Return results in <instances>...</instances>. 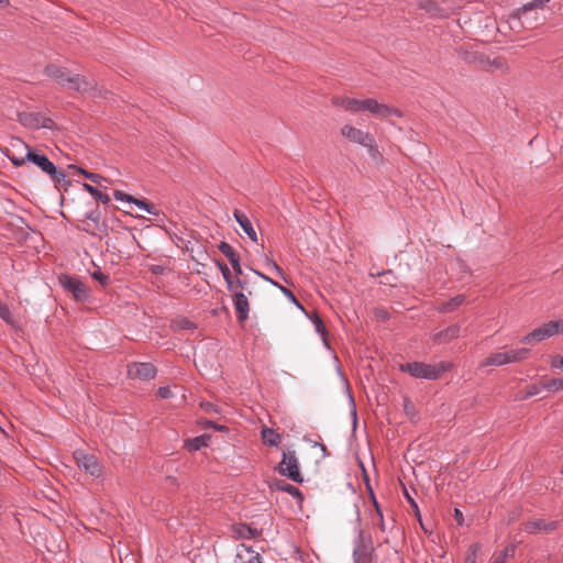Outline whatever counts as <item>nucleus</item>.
I'll return each instance as SVG.
<instances>
[{"label": "nucleus", "instance_id": "nucleus-1", "mask_svg": "<svg viewBox=\"0 0 563 563\" xmlns=\"http://www.w3.org/2000/svg\"><path fill=\"white\" fill-rule=\"evenodd\" d=\"M13 148L20 147L25 150L24 156L12 154L10 150H7L4 155L15 167H21L26 163H32L38 167L44 174H46L57 190L64 187L65 190L71 185V181L67 179L65 172L57 167L44 153L34 151L27 143L22 141L20 137H14L11 141Z\"/></svg>", "mask_w": 563, "mask_h": 563}, {"label": "nucleus", "instance_id": "nucleus-2", "mask_svg": "<svg viewBox=\"0 0 563 563\" xmlns=\"http://www.w3.org/2000/svg\"><path fill=\"white\" fill-rule=\"evenodd\" d=\"M44 73L46 76L54 79L57 84L66 87L69 90L78 92H87L96 88L93 80L89 81L84 76L71 74L67 68L59 67L55 64H49L45 67Z\"/></svg>", "mask_w": 563, "mask_h": 563}, {"label": "nucleus", "instance_id": "nucleus-3", "mask_svg": "<svg viewBox=\"0 0 563 563\" xmlns=\"http://www.w3.org/2000/svg\"><path fill=\"white\" fill-rule=\"evenodd\" d=\"M450 363L440 362L438 364H427L423 362H408L399 365L402 373H408L415 378L437 380L443 373L451 368Z\"/></svg>", "mask_w": 563, "mask_h": 563}, {"label": "nucleus", "instance_id": "nucleus-4", "mask_svg": "<svg viewBox=\"0 0 563 563\" xmlns=\"http://www.w3.org/2000/svg\"><path fill=\"white\" fill-rule=\"evenodd\" d=\"M563 331V320L549 321L520 339V343L541 342Z\"/></svg>", "mask_w": 563, "mask_h": 563}, {"label": "nucleus", "instance_id": "nucleus-5", "mask_svg": "<svg viewBox=\"0 0 563 563\" xmlns=\"http://www.w3.org/2000/svg\"><path fill=\"white\" fill-rule=\"evenodd\" d=\"M58 283L65 291L71 294L76 301L85 302L89 299V289L78 277L60 274Z\"/></svg>", "mask_w": 563, "mask_h": 563}, {"label": "nucleus", "instance_id": "nucleus-6", "mask_svg": "<svg viewBox=\"0 0 563 563\" xmlns=\"http://www.w3.org/2000/svg\"><path fill=\"white\" fill-rule=\"evenodd\" d=\"M280 475L288 477L295 483L302 484L303 477L299 470V462L295 451L283 452V459L277 466Z\"/></svg>", "mask_w": 563, "mask_h": 563}, {"label": "nucleus", "instance_id": "nucleus-7", "mask_svg": "<svg viewBox=\"0 0 563 563\" xmlns=\"http://www.w3.org/2000/svg\"><path fill=\"white\" fill-rule=\"evenodd\" d=\"M73 457L78 467L82 468L92 477L99 478L102 475V466L93 454H89L84 450H76Z\"/></svg>", "mask_w": 563, "mask_h": 563}, {"label": "nucleus", "instance_id": "nucleus-8", "mask_svg": "<svg viewBox=\"0 0 563 563\" xmlns=\"http://www.w3.org/2000/svg\"><path fill=\"white\" fill-rule=\"evenodd\" d=\"M156 367L148 362H134L128 365V375L131 378L150 380L156 376Z\"/></svg>", "mask_w": 563, "mask_h": 563}, {"label": "nucleus", "instance_id": "nucleus-9", "mask_svg": "<svg viewBox=\"0 0 563 563\" xmlns=\"http://www.w3.org/2000/svg\"><path fill=\"white\" fill-rule=\"evenodd\" d=\"M364 111H368L372 114H374L378 118H383V119L389 118L393 115H395L397 118L401 117V112L397 108H394V107H390V106H387L384 103H379L376 99H373V98L365 99Z\"/></svg>", "mask_w": 563, "mask_h": 563}, {"label": "nucleus", "instance_id": "nucleus-10", "mask_svg": "<svg viewBox=\"0 0 563 563\" xmlns=\"http://www.w3.org/2000/svg\"><path fill=\"white\" fill-rule=\"evenodd\" d=\"M341 133L344 137H346L350 142L363 145L364 147L369 144V142H374V137L368 132H364L360 129L354 128L353 125L345 124L341 129Z\"/></svg>", "mask_w": 563, "mask_h": 563}, {"label": "nucleus", "instance_id": "nucleus-11", "mask_svg": "<svg viewBox=\"0 0 563 563\" xmlns=\"http://www.w3.org/2000/svg\"><path fill=\"white\" fill-rule=\"evenodd\" d=\"M418 8L426 11V13L432 19H446L452 13L450 8L441 7L434 0H421L418 3Z\"/></svg>", "mask_w": 563, "mask_h": 563}, {"label": "nucleus", "instance_id": "nucleus-12", "mask_svg": "<svg viewBox=\"0 0 563 563\" xmlns=\"http://www.w3.org/2000/svg\"><path fill=\"white\" fill-rule=\"evenodd\" d=\"M478 68L485 71L500 70L501 73H508L509 66L507 59L503 56L494 57L493 59L482 54Z\"/></svg>", "mask_w": 563, "mask_h": 563}, {"label": "nucleus", "instance_id": "nucleus-13", "mask_svg": "<svg viewBox=\"0 0 563 563\" xmlns=\"http://www.w3.org/2000/svg\"><path fill=\"white\" fill-rule=\"evenodd\" d=\"M354 563H374L373 549L363 542V532L360 531L356 545L353 550Z\"/></svg>", "mask_w": 563, "mask_h": 563}, {"label": "nucleus", "instance_id": "nucleus-14", "mask_svg": "<svg viewBox=\"0 0 563 563\" xmlns=\"http://www.w3.org/2000/svg\"><path fill=\"white\" fill-rule=\"evenodd\" d=\"M218 249L228 258L235 275L241 276L243 271L239 253L232 247L231 244L224 241L220 242Z\"/></svg>", "mask_w": 563, "mask_h": 563}, {"label": "nucleus", "instance_id": "nucleus-15", "mask_svg": "<svg viewBox=\"0 0 563 563\" xmlns=\"http://www.w3.org/2000/svg\"><path fill=\"white\" fill-rule=\"evenodd\" d=\"M331 102L333 106L344 108L346 111H350L352 113L364 111L365 107V99L360 100L342 96H334L331 99Z\"/></svg>", "mask_w": 563, "mask_h": 563}, {"label": "nucleus", "instance_id": "nucleus-16", "mask_svg": "<svg viewBox=\"0 0 563 563\" xmlns=\"http://www.w3.org/2000/svg\"><path fill=\"white\" fill-rule=\"evenodd\" d=\"M233 305L238 321L244 322L249 318L250 312V303L246 295L244 292H235L233 295Z\"/></svg>", "mask_w": 563, "mask_h": 563}, {"label": "nucleus", "instance_id": "nucleus-17", "mask_svg": "<svg viewBox=\"0 0 563 563\" xmlns=\"http://www.w3.org/2000/svg\"><path fill=\"white\" fill-rule=\"evenodd\" d=\"M233 217L236 220V222L240 224V227L243 229V231L246 233L249 239L252 240L253 242H256L257 233H256L255 229L253 228V224H252L251 220L249 219V217L239 209H235L233 211Z\"/></svg>", "mask_w": 563, "mask_h": 563}, {"label": "nucleus", "instance_id": "nucleus-18", "mask_svg": "<svg viewBox=\"0 0 563 563\" xmlns=\"http://www.w3.org/2000/svg\"><path fill=\"white\" fill-rule=\"evenodd\" d=\"M461 327L459 324H451L446 329L438 331L432 334L434 343H444L460 336Z\"/></svg>", "mask_w": 563, "mask_h": 563}, {"label": "nucleus", "instance_id": "nucleus-19", "mask_svg": "<svg viewBox=\"0 0 563 563\" xmlns=\"http://www.w3.org/2000/svg\"><path fill=\"white\" fill-rule=\"evenodd\" d=\"M556 528H558V521H544L542 519H536V520L529 521L526 525L525 530L528 533L533 534L539 531L551 532V531H554Z\"/></svg>", "mask_w": 563, "mask_h": 563}, {"label": "nucleus", "instance_id": "nucleus-20", "mask_svg": "<svg viewBox=\"0 0 563 563\" xmlns=\"http://www.w3.org/2000/svg\"><path fill=\"white\" fill-rule=\"evenodd\" d=\"M550 0H532L526 4H523L522 7L518 8L516 10V12H514L511 15H510V19L512 21H517L518 23L521 24V18L528 13L529 11H532L534 9H538V8H543L547 3H549Z\"/></svg>", "mask_w": 563, "mask_h": 563}, {"label": "nucleus", "instance_id": "nucleus-21", "mask_svg": "<svg viewBox=\"0 0 563 563\" xmlns=\"http://www.w3.org/2000/svg\"><path fill=\"white\" fill-rule=\"evenodd\" d=\"M455 53L463 62L478 66L482 54L473 51L471 46L461 45L455 48Z\"/></svg>", "mask_w": 563, "mask_h": 563}, {"label": "nucleus", "instance_id": "nucleus-22", "mask_svg": "<svg viewBox=\"0 0 563 563\" xmlns=\"http://www.w3.org/2000/svg\"><path fill=\"white\" fill-rule=\"evenodd\" d=\"M40 118V112H18L19 123L29 129L38 130Z\"/></svg>", "mask_w": 563, "mask_h": 563}, {"label": "nucleus", "instance_id": "nucleus-23", "mask_svg": "<svg viewBox=\"0 0 563 563\" xmlns=\"http://www.w3.org/2000/svg\"><path fill=\"white\" fill-rule=\"evenodd\" d=\"M466 301L465 295H457L448 301L442 302L440 306L437 307V310L440 313H450L455 311L460 306H462Z\"/></svg>", "mask_w": 563, "mask_h": 563}, {"label": "nucleus", "instance_id": "nucleus-24", "mask_svg": "<svg viewBox=\"0 0 563 563\" xmlns=\"http://www.w3.org/2000/svg\"><path fill=\"white\" fill-rule=\"evenodd\" d=\"M275 487L279 492L289 494L290 496L296 498L298 503H302L303 495L296 486H294L283 479H278L275 482Z\"/></svg>", "mask_w": 563, "mask_h": 563}, {"label": "nucleus", "instance_id": "nucleus-25", "mask_svg": "<svg viewBox=\"0 0 563 563\" xmlns=\"http://www.w3.org/2000/svg\"><path fill=\"white\" fill-rule=\"evenodd\" d=\"M261 434L263 443L268 446H278L282 442V435L271 428H263Z\"/></svg>", "mask_w": 563, "mask_h": 563}, {"label": "nucleus", "instance_id": "nucleus-26", "mask_svg": "<svg viewBox=\"0 0 563 563\" xmlns=\"http://www.w3.org/2000/svg\"><path fill=\"white\" fill-rule=\"evenodd\" d=\"M210 439H211L210 435H207V434H201V435L195 437V438L186 441V448L189 451H199L202 448H206L209 445Z\"/></svg>", "mask_w": 563, "mask_h": 563}, {"label": "nucleus", "instance_id": "nucleus-27", "mask_svg": "<svg viewBox=\"0 0 563 563\" xmlns=\"http://www.w3.org/2000/svg\"><path fill=\"white\" fill-rule=\"evenodd\" d=\"M509 364V358L505 352L490 354L483 363V366H501Z\"/></svg>", "mask_w": 563, "mask_h": 563}, {"label": "nucleus", "instance_id": "nucleus-28", "mask_svg": "<svg viewBox=\"0 0 563 563\" xmlns=\"http://www.w3.org/2000/svg\"><path fill=\"white\" fill-rule=\"evenodd\" d=\"M516 548L515 543H509L501 552L495 554L490 559L489 563H506L508 558H512L515 555Z\"/></svg>", "mask_w": 563, "mask_h": 563}, {"label": "nucleus", "instance_id": "nucleus-29", "mask_svg": "<svg viewBox=\"0 0 563 563\" xmlns=\"http://www.w3.org/2000/svg\"><path fill=\"white\" fill-rule=\"evenodd\" d=\"M82 188L85 191L89 192L95 198V200L100 201L103 205H107L110 202L109 195L100 191L97 187H95L88 183H84Z\"/></svg>", "mask_w": 563, "mask_h": 563}, {"label": "nucleus", "instance_id": "nucleus-30", "mask_svg": "<svg viewBox=\"0 0 563 563\" xmlns=\"http://www.w3.org/2000/svg\"><path fill=\"white\" fill-rule=\"evenodd\" d=\"M86 219L89 220L93 224V227L97 231H99V232L107 231V225L101 222V212L98 207L95 208L93 210H91L90 212H88L86 216Z\"/></svg>", "mask_w": 563, "mask_h": 563}, {"label": "nucleus", "instance_id": "nucleus-31", "mask_svg": "<svg viewBox=\"0 0 563 563\" xmlns=\"http://www.w3.org/2000/svg\"><path fill=\"white\" fill-rule=\"evenodd\" d=\"M247 523H234L231 526L232 537L235 540H247Z\"/></svg>", "mask_w": 563, "mask_h": 563}, {"label": "nucleus", "instance_id": "nucleus-32", "mask_svg": "<svg viewBox=\"0 0 563 563\" xmlns=\"http://www.w3.org/2000/svg\"><path fill=\"white\" fill-rule=\"evenodd\" d=\"M69 168H74V169H77L78 173H80L81 175H84L87 179L91 180L92 183L95 184H98L100 185L102 180L104 181H108L107 178H104L103 176H101L100 174H96V173H91V172H88L84 168H80V167H77L76 165H69L68 166Z\"/></svg>", "mask_w": 563, "mask_h": 563}, {"label": "nucleus", "instance_id": "nucleus-33", "mask_svg": "<svg viewBox=\"0 0 563 563\" xmlns=\"http://www.w3.org/2000/svg\"><path fill=\"white\" fill-rule=\"evenodd\" d=\"M377 275L383 278L380 280V284L386 285V286H390V287H396L397 286L398 278H397V276L395 275V273L391 269H387V271L380 272Z\"/></svg>", "mask_w": 563, "mask_h": 563}, {"label": "nucleus", "instance_id": "nucleus-34", "mask_svg": "<svg viewBox=\"0 0 563 563\" xmlns=\"http://www.w3.org/2000/svg\"><path fill=\"white\" fill-rule=\"evenodd\" d=\"M310 319L316 328V331L324 338L327 334V328L320 314L317 311H313Z\"/></svg>", "mask_w": 563, "mask_h": 563}, {"label": "nucleus", "instance_id": "nucleus-35", "mask_svg": "<svg viewBox=\"0 0 563 563\" xmlns=\"http://www.w3.org/2000/svg\"><path fill=\"white\" fill-rule=\"evenodd\" d=\"M265 265L271 268L277 276H279L284 282L289 283L282 267L272 258L265 257Z\"/></svg>", "mask_w": 563, "mask_h": 563}, {"label": "nucleus", "instance_id": "nucleus-36", "mask_svg": "<svg viewBox=\"0 0 563 563\" xmlns=\"http://www.w3.org/2000/svg\"><path fill=\"white\" fill-rule=\"evenodd\" d=\"M134 205L136 207H139L140 209L146 211L150 214H153V216H157L158 214V210L156 209V207L153 203H151L147 200H145V199H137L136 198Z\"/></svg>", "mask_w": 563, "mask_h": 563}, {"label": "nucleus", "instance_id": "nucleus-37", "mask_svg": "<svg viewBox=\"0 0 563 563\" xmlns=\"http://www.w3.org/2000/svg\"><path fill=\"white\" fill-rule=\"evenodd\" d=\"M246 287V282L240 278V276L235 275V278L232 276V285L227 286L228 290L231 291L233 295L235 292H243Z\"/></svg>", "mask_w": 563, "mask_h": 563}, {"label": "nucleus", "instance_id": "nucleus-38", "mask_svg": "<svg viewBox=\"0 0 563 563\" xmlns=\"http://www.w3.org/2000/svg\"><path fill=\"white\" fill-rule=\"evenodd\" d=\"M542 388L550 391H558L563 389V378H552L542 383Z\"/></svg>", "mask_w": 563, "mask_h": 563}, {"label": "nucleus", "instance_id": "nucleus-39", "mask_svg": "<svg viewBox=\"0 0 563 563\" xmlns=\"http://www.w3.org/2000/svg\"><path fill=\"white\" fill-rule=\"evenodd\" d=\"M174 325L180 330H195L197 325L186 317H180L174 321Z\"/></svg>", "mask_w": 563, "mask_h": 563}, {"label": "nucleus", "instance_id": "nucleus-40", "mask_svg": "<svg viewBox=\"0 0 563 563\" xmlns=\"http://www.w3.org/2000/svg\"><path fill=\"white\" fill-rule=\"evenodd\" d=\"M216 263L223 276V279H224L227 286H231L232 285V274H231L229 267L222 261H217Z\"/></svg>", "mask_w": 563, "mask_h": 563}, {"label": "nucleus", "instance_id": "nucleus-41", "mask_svg": "<svg viewBox=\"0 0 563 563\" xmlns=\"http://www.w3.org/2000/svg\"><path fill=\"white\" fill-rule=\"evenodd\" d=\"M278 289L282 291L283 295H285L289 299V301H291L296 307L305 311L303 306L300 303V301L297 299V297L290 289L286 288L283 285H279Z\"/></svg>", "mask_w": 563, "mask_h": 563}, {"label": "nucleus", "instance_id": "nucleus-42", "mask_svg": "<svg viewBox=\"0 0 563 563\" xmlns=\"http://www.w3.org/2000/svg\"><path fill=\"white\" fill-rule=\"evenodd\" d=\"M404 496L407 499V501L409 503V505L411 506V508L413 509L415 515L418 517V520L421 521V516H420L418 504L416 503L413 497L409 494V492L407 490L406 487H404ZM420 523H422V522H420ZM421 527L426 530L423 525H421Z\"/></svg>", "mask_w": 563, "mask_h": 563}, {"label": "nucleus", "instance_id": "nucleus-43", "mask_svg": "<svg viewBox=\"0 0 563 563\" xmlns=\"http://www.w3.org/2000/svg\"><path fill=\"white\" fill-rule=\"evenodd\" d=\"M402 407L406 416L409 417L410 419H413L417 416V410L408 397L404 398Z\"/></svg>", "mask_w": 563, "mask_h": 563}, {"label": "nucleus", "instance_id": "nucleus-44", "mask_svg": "<svg viewBox=\"0 0 563 563\" xmlns=\"http://www.w3.org/2000/svg\"><path fill=\"white\" fill-rule=\"evenodd\" d=\"M365 147L367 148L369 156L374 161H377V162L383 161V155L380 154L378 146L375 144V141L369 142V144H367Z\"/></svg>", "mask_w": 563, "mask_h": 563}, {"label": "nucleus", "instance_id": "nucleus-45", "mask_svg": "<svg viewBox=\"0 0 563 563\" xmlns=\"http://www.w3.org/2000/svg\"><path fill=\"white\" fill-rule=\"evenodd\" d=\"M0 318L8 324L13 323L12 314H11V311H10L8 305L3 303L1 300H0Z\"/></svg>", "mask_w": 563, "mask_h": 563}, {"label": "nucleus", "instance_id": "nucleus-46", "mask_svg": "<svg viewBox=\"0 0 563 563\" xmlns=\"http://www.w3.org/2000/svg\"><path fill=\"white\" fill-rule=\"evenodd\" d=\"M40 129L56 130L57 124L51 118L41 113Z\"/></svg>", "mask_w": 563, "mask_h": 563}, {"label": "nucleus", "instance_id": "nucleus-47", "mask_svg": "<svg viewBox=\"0 0 563 563\" xmlns=\"http://www.w3.org/2000/svg\"><path fill=\"white\" fill-rule=\"evenodd\" d=\"M113 197L118 201H125V202H130V203H133V205H134L135 199H136L132 195L125 194L122 190H114L113 191Z\"/></svg>", "mask_w": 563, "mask_h": 563}, {"label": "nucleus", "instance_id": "nucleus-48", "mask_svg": "<svg viewBox=\"0 0 563 563\" xmlns=\"http://www.w3.org/2000/svg\"><path fill=\"white\" fill-rule=\"evenodd\" d=\"M368 489H369V495H371V498L373 500V504H374V507L376 509V512H377V516L379 517V528L382 531H385V523H384V520H383V514H382V510H380V507L375 498V495L372 490V488L368 486Z\"/></svg>", "mask_w": 563, "mask_h": 563}, {"label": "nucleus", "instance_id": "nucleus-49", "mask_svg": "<svg viewBox=\"0 0 563 563\" xmlns=\"http://www.w3.org/2000/svg\"><path fill=\"white\" fill-rule=\"evenodd\" d=\"M81 224L78 225V229L88 233V234H91V235H97V230L95 229L93 224L87 220L86 218L84 220L80 221Z\"/></svg>", "mask_w": 563, "mask_h": 563}, {"label": "nucleus", "instance_id": "nucleus-50", "mask_svg": "<svg viewBox=\"0 0 563 563\" xmlns=\"http://www.w3.org/2000/svg\"><path fill=\"white\" fill-rule=\"evenodd\" d=\"M92 278L96 279L102 286L108 285L110 277L109 275L102 273L101 271H96L92 273Z\"/></svg>", "mask_w": 563, "mask_h": 563}, {"label": "nucleus", "instance_id": "nucleus-51", "mask_svg": "<svg viewBox=\"0 0 563 563\" xmlns=\"http://www.w3.org/2000/svg\"><path fill=\"white\" fill-rule=\"evenodd\" d=\"M540 393V387L536 384L527 386L526 395L521 397V399H528L532 396H536Z\"/></svg>", "mask_w": 563, "mask_h": 563}, {"label": "nucleus", "instance_id": "nucleus-52", "mask_svg": "<svg viewBox=\"0 0 563 563\" xmlns=\"http://www.w3.org/2000/svg\"><path fill=\"white\" fill-rule=\"evenodd\" d=\"M529 353H530V350L526 349V347L515 349L517 362H521V361L526 360L528 357Z\"/></svg>", "mask_w": 563, "mask_h": 563}, {"label": "nucleus", "instance_id": "nucleus-53", "mask_svg": "<svg viewBox=\"0 0 563 563\" xmlns=\"http://www.w3.org/2000/svg\"><path fill=\"white\" fill-rule=\"evenodd\" d=\"M157 396L162 399H168L173 396V393L169 387L163 386L157 389Z\"/></svg>", "mask_w": 563, "mask_h": 563}, {"label": "nucleus", "instance_id": "nucleus-54", "mask_svg": "<svg viewBox=\"0 0 563 563\" xmlns=\"http://www.w3.org/2000/svg\"><path fill=\"white\" fill-rule=\"evenodd\" d=\"M551 366L554 368H561L563 371V356L562 355L552 356Z\"/></svg>", "mask_w": 563, "mask_h": 563}, {"label": "nucleus", "instance_id": "nucleus-55", "mask_svg": "<svg viewBox=\"0 0 563 563\" xmlns=\"http://www.w3.org/2000/svg\"><path fill=\"white\" fill-rule=\"evenodd\" d=\"M252 271L254 272V274H256L257 276L263 278L265 282L272 284L274 287L278 288V286L280 285L279 283H277L276 280L272 279L269 276L261 273L260 271H256V269H253V268H252Z\"/></svg>", "mask_w": 563, "mask_h": 563}, {"label": "nucleus", "instance_id": "nucleus-56", "mask_svg": "<svg viewBox=\"0 0 563 563\" xmlns=\"http://www.w3.org/2000/svg\"><path fill=\"white\" fill-rule=\"evenodd\" d=\"M201 408L205 409L207 412H218L217 406L209 401L201 402Z\"/></svg>", "mask_w": 563, "mask_h": 563}, {"label": "nucleus", "instance_id": "nucleus-57", "mask_svg": "<svg viewBox=\"0 0 563 563\" xmlns=\"http://www.w3.org/2000/svg\"><path fill=\"white\" fill-rule=\"evenodd\" d=\"M202 426H203V427H212V428H213V429H216V430H228V428H227V427H224V426H218L217 423H214V422H213V421H211V420H205V421L202 422Z\"/></svg>", "mask_w": 563, "mask_h": 563}, {"label": "nucleus", "instance_id": "nucleus-58", "mask_svg": "<svg viewBox=\"0 0 563 563\" xmlns=\"http://www.w3.org/2000/svg\"><path fill=\"white\" fill-rule=\"evenodd\" d=\"M260 536V531L256 528L247 526V540L255 539Z\"/></svg>", "mask_w": 563, "mask_h": 563}, {"label": "nucleus", "instance_id": "nucleus-59", "mask_svg": "<svg viewBox=\"0 0 563 563\" xmlns=\"http://www.w3.org/2000/svg\"><path fill=\"white\" fill-rule=\"evenodd\" d=\"M472 548H473L472 555H468V556L466 558L465 563H475V560H476V550H477L478 545H477V544H474Z\"/></svg>", "mask_w": 563, "mask_h": 563}, {"label": "nucleus", "instance_id": "nucleus-60", "mask_svg": "<svg viewBox=\"0 0 563 563\" xmlns=\"http://www.w3.org/2000/svg\"><path fill=\"white\" fill-rule=\"evenodd\" d=\"M454 518L457 522V525H463V521H464V518H463V514L460 509L455 508L454 510Z\"/></svg>", "mask_w": 563, "mask_h": 563}, {"label": "nucleus", "instance_id": "nucleus-61", "mask_svg": "<svg viewBox=\"0 0 563 563\" xmlns=\"http://www.w3.org/2000/svg\"><path fill=\"white\" fill-rule=\"evenodd\" d=\"M505 353L507 354V356L509 358V363H518L516 354H515V350L505 351Z\"/></svg>", "mask_w": 563, "mask_h": 563}, {"label": "nucleus", "instance_id": "nucleus-62", "mask_svg": "<svg viewBox=\"0 0 563 563\" xmlns=\"http://www.w3.org/2000/svg\"><path fill=\"white\" fill-rule=\"evenodd\" d=\"M246 563H264L262 556L256 553L255 555L251 556Z\"/></svg>", "mask_w": 563, "mask_h": 563}, {"label": "nucleus", "instance_id": "nucleus-63", "mask_svg": "<svg viewBox=\"0 0 563 563\" xmlns=\"http://www.w3.org/2000/svg\"><path fill=\"white\" fill-rule=\"evenodd\" d=\"M164 267L161 266V265H153L151 271L154 273V274H163L164 273Z\"/></svg>", "mask_w": 563, "mask_h": 563}, {"label": "nucleus", "instance_id": "nucleus-64", "mask_svg": "<svg viewBox=\"0 0 563 563\" xmlns=\"http://www.w3.org/2000/svg\"><path fill=\"white\" fill-rule=\"evenodd\" d=\"M376 316H377L378 318L383 319V320H386V319H388V318H389L388 312H387V311H385V310H378V311H377V313H376Z\"/></svg>", "mask_w": 563, "mask_h": 563}]
</instances>
